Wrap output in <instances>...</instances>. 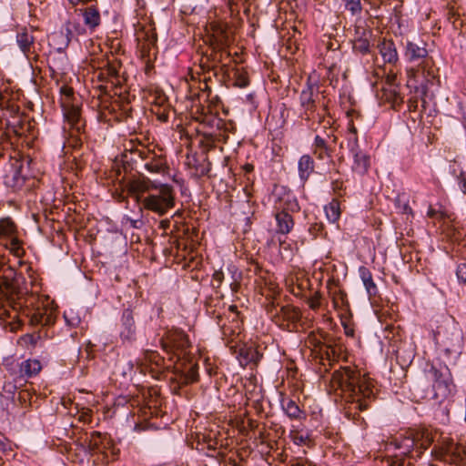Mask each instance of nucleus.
<instances>
[{
  "label": "nucleus",
  "instance_id": "1",
  "mask_svg": "<svg viewBox=\"0 0 466 466\" xmlns=\"http://www.w3.org/2000/svg\"><path fill=\"white\" fill-rule=\"evenodd\" d=\"M330 387L347 402L354 405L355 410H365L374 398L372 380L360 370L352 367H343L332 373Z\"/></svg>",
  "mask_w": 466,
  "mask_h": 466
},
{
  "label": "nucleus",
  "instance_id": "2",
  "mask_svg": "<svg viewBox=\"0 0 466 466\" xmlns=\"http://www.w3.org/2000/svg\"><path fill=\"white\" fill-rule=\"evenodd\" d=\"M160 342L167 354L172 352L177 357L169 380L177 383L178 387L197 381L198 366L188 355L187 350L190 348V342L187 335L182 330H172L168 332L165 339H161Z\"/></svg>",
  "mask_w": 466,
  "mask_h": 466
},
{
  "label": "nucleus",
  "instance_id": "3",
  "mask_svg": "<svg viewBox=\"0 0 466 466\" xmlns=\"http://www.w3.org/2000/svg\"><path fill=\"white\" fill-rule=\"evenodd\" d=\"M435 435L436 432L427 428L407 431L387 444V451H393V454L384 457L382 463L387 466H408L405 458H420L433 443Z\"/></svg>",
  "mask_w": 466,
  "mask_h": 466
},
{
  "label": "nucleus",
  "instance_id": "4",
  "mask_svg": "<svg viewBox=\"0 0 466 466\" xmlns=\"http://www.w3.org/2000/svg\"><path fill=\"white\" fill-rule=\"evenodd\" d=\"M404 56L411 64L407 69L410 80L421 85L431 83L436 77L433 58L429 55L427 44L423 40H408L405 45Z\"/></svg>",
  "mask_w": 466,
  "mask_h": 466
},
{
  "label": "nucleus",
  "instance_id": "5",
  "mask_svg": "<svg viewBox=\"0 0 466 466\" xmlns=\"http://www.w3.org/2000/svg\"><path fill=\"white\" fill-rule=\"evenodd\" d=\"M34 299V296L28 297L25 277L0 259V309H4V314L8 311L7 306L17 308Z\"/></svg>",
  "mask_w": 466,
  "mask_h": 466
},
{
  "label": "nucleus",
  "instance_id": "6",
  "mask_svg": "<svg viewBox=\"0 0 466 466\" xmlns=\"http://www.w3.org/2000/svg\"><path fill=\"white\" fill-rule=\"evenodd\" d=\"M424 376L431 384L426 390L425 398L433 401L435 405H441L452 399L456 392V386L447 366L428 364L424 370Z\"/></svg>",
  "mask_w": 466,
  "mask_h": 466
},
{
  "label": "nucleus",
  "instance_id": "7",
  "mask_svg": "<svg viewBox=\"0 0 466 466\" xmlns=\"http://www.w3.org/2000/svg\"><path fill=\"white\" fill-rule=\"evenodd\" d=\"M167 180L147 177V191L150 189L156 191L147 196V209L155 211L159 215L165 214L175 204L174 190L167 183Z\"/></svg>",
  "mask_w": 466,
  "mask_h": 466
},
{
  "label": "nucleus",
  "instance_id": "8",
  "mask_svg": "<svg viewBox=\"0 0 466 466\" xmlns=\"http://www.w3.org/2000/svg\"><path fill=\"white\" fill-rule=\"evenodd\" d=\"M34 296L35 299L33 300L27 299V302L22 305H17V308L6 307L8 311L4 314V309H0V318L8 317L12 318V312L17 313L19 310H22L23 313L29 318V321L32 325H51L56 321V309L48 307L47 305L42 304L37 305L34 308V304L37 301V297L35 294L28 291V297Z\"/></svg>",
  "mask_w": 466,
  "mask_h": 466
},
{
  "label": "nucleus",
  "instance_id": "9",
  "mask_svg": "<svg viewBox=\"0 0 466 466\" xmlns=\"http://www.w3.org/2000/svg\"><path fill=\"white\" fill-rule=\"evenodd\" d=\"M299 104L304 110L307 120L313 118V114L317 112L319 118L324 117L328 113L329 99L324 96V92L319 91L317 84L307 82L299 96Z\"/></svg>",
  "mask_w": 466,
  "mask_h": 466
},
{
  "label": "nucleus",
  "instance_id": "10",
  "mask_svg": "<svg viewBox=\"0 0 466 466\" xmlns=\"http://www.w3.org/2000/svg\"><path fill=\"white\" fill-rule=\"evenodd\" d=\"M299 205L290 194H284L275 203V220L277 234L287 235L294 228L293 213L299 212Z\"/></svg>",
  "mask_w": 466,
  "mask_h": 466
},
{
  "label": "nucleus",
  "instance_id": "11",
  "mask_svg": "<svg viewBox=\"0 0 466 466\" xmlns=\"http://www.w3.org/2000/svg\"><path fill=\"white\" fill-rule=\"evenodd\" d=\"M147 141L149 137H147ZM147 172L153 178H169V167L165 149L157 144L147 142Z\"/></svg>",
  "mask_w": 466,
  "mask_h": 466
},
{
  "label": "nucleus",
  "instance_id": "12",
  "mask_svg": "<svg viewBox=\"0 0 466 466\" xmlns=\"http://www.w3.org/2000/svg\"><path fill=\"white\" fill-rule=\"evenodd\" d=\"M147 104H150V112L157 120H167L169 105L163 90L153 86H147Z\"/></svg>",
  "mask_w": 466,
  "mask_h": 466
},
{
  "label": "nucleus",
  "instance_id": "13",
  "mask_svg": "<svg viewBox=\"0 0 466 466\" xmlns=\"http://www.w3.org/2000/svg\"><path fill=\"white\" fill-rule=\"evenodd\" d=\"M38 29L34 26H21L16 33L15 41L20 51L30 59L37 56L35 33Z\"/></svg>",
  "mask_w": 466,
  "mask_h": 466
},
{
  "label": "nucleus",
  "instance_id": "14",
  "mask_svg": "<svg viewBox=\"0 0 466 466\" xmlns=\"http://www.w3.org/2000/svg\"><path fill=\"white\" fill-rule=\"evenodd\" d=\"M9 117H11L12 120L6 118L5 128L2 127L3 119L0 118V155H2L5 146L9 144L11 133L16 137L24 135L25 121L22 115H20V111L15 116H9Z\"/></svg>",
  "mask_w": 466,
  "mask_h": 466
},
{
  "label": "nucleus",
  "instance_id": "15",
  "mask_svg": "<svg viewBox=\"0 0 466 466\" xmlns=\"http://www.w3.org/2000/svg\"><path fill=\"white\" fill-rule=\"evenodd\" d=\"M267 311L273 320L279 325H280L281 321L284 320L290 323H296L301 318L300 310L290 305L282 306L278 310L274 302H272L267 306Z\"/></svg>",
  "mask_w": 466,
  "mask_h": 466
},
{
  "label": "nucleus",
  "instance_id": "16",
  "mask_svg": "<svg viewBox=\"0 0 466 466\" xmlns=\"http://www.w3.org/2000/svg\"><path fill=\"white\" fill-rule=\"evenodd\" d=\"M438 458L450 464L455 466H463L466 461V447L462 445L451 444L438 454Z\"/></svg>",
  "mask_w": 466,
  "mask_h": 466
},
{
  "label": "nucleus",
  "instance_id": "17",
  "mask_svg": "<svg viewBox=\"0 0 466 466\" xmlns=\"http://www.w3.org/2000/svg\"><path fill=\"white\" fill-rule=\"evenodd\" d=\"M217 319L224 338L229 341L237 340L242 332V320L236 315L234 319H227L228 322L221 315H218Z\"/></svg>",
  "mask_w": 466,
  "mask_h": 466
},
{
  "label": "nucleus",
  "instance_id": "18",
  "mask_svg": "<svg viewBox=\"0 0 466 466\" xmlns=\"http://www.w3.org/2000/svg\"><path fill=\"white\" fill-rule=\"evenodd\" d=\"M186 165L191 170V176L195 178L207 176L211 170V163L207 157L199 158L196 156L187 155Z\"/></svg>",
  "mask_w": 466,
  "mask_h": 466
},
{
  "label": "nucleus",
  "instance_id": "19",
  "mask_svg": "<svg viewBox=\"0 0 466 466\" xmlns=\"http://www.w3.org/2000/svg\"><path fill=\"white\" fill-rule=\"evenodd\" d=\"M146 182L144 179H134L128 186V197L137 203L138 208L142 211L146 208Z\"/></svg>",
  "mask_w": 466,
  "mask_h": 466
},
{
  "label": "nucleus",
  "instance_id": "20",
  "mask_svg": "<svg viewBox=\"0 0 466 466\" xmlns=\"http://www.w3.org/2000/svg\"><path fill=\"white\" fill-rule=\"evenodd\" d=\"M164 358L156 351L147 350V374L155 380H161L164 376Z\"/></svg>",
  "mask_w": 466,
  "mask_h": 466
},
{
  "label": "nucleus",
  "instance_id": "21",
  "mask_svg": "<svg viewBox=\"0 0 466 466\" xmlns=\"http://www.w3.org/2000/svg\"><path fill=\"white\" fill-rule=\"evenodd\" d=\"M110 445L107 435L98 431L92 432L88 440V449L91 452H101L107 456L106 450L110 449Z\"/></svg>",
  "mask_w": 466,
  "mask_h": 466
},
{
  "label": "nucleus",
  "instance_id": "22",
  "mask_svg": "<svg viewBox=\"0 0 466 466\" xmlns=\"http://www.w3.org/2000/svg\"><path fill=\"white\" fill-rule=\"evenodd\" d=\"M64 116L70 126L77 132L84 128L85 123L81 117V109L75 103L69 104L68 106H62Z\"/></svg>",
  "mask_w": 466,
  "mask_h": 466
},
{
  "label": "nucleus",
  "instance_id": "23",
  "mask_svg": "<svg viewBox=\"0 0 466 466\" xmlns=\"http://www.w3.org/2000/svg\"><path fill=\"white\" fill-rule=\"evenodd\" d=\"M83 18L85 25L89 29L90 32L95 31L101 24V15L98 8L95 5H90L85 8L79 9Z\"/></svg>",
  "mask_w": 466,
  "mask_h": 466
},
{
  "label": "nucleus",
  "instance_id": "24",
  "mask_svg": "<svg viewBox=\"0 0 466 466\" xmlns=\"http://www.w3.org/2000/svg\"><path fill=\"white\" fill-rule=\"evenodd\" d=\"M327 288L335 309H344L349 307L346 292L340 289L333 280H329L327 282Z\"/></svg>",
  "mask_w": 466,
  "mask_h": 466
},
{
  "label": "nucleus",
  "instance_id": "25",
  "mask_svg": "<svg viewBox=\"0 0 466 466\" xmlns=\"http://www.w3.org/2000/svg\"><path fill=\"white\" fill-rule=\"evenodd\" d=\"M114 83L111 84V86H108L106 83V85H99L96 86V95L94 96V98H96V104L95 106H97L101 112L103 110L109 108V101L112 98V96L109 94V89L113 87Z\"/></svg>",
  "mask_w": 466,
  "mask_h": 466
},
{
  "label": "nucleus",
  "instance_id": "26",
  "mask_svg": "<svg viewBox=\"0 0 466 466\" xmlns=\"http://www.w3.org/2000/svg\"><path fill=\"white\" fill-rule=\"evenodd\" d=\"M442 346L447 355L460 354L463 346L462 336L459 331L451 333V337L445 338Z\"/></svg>",
  "mask_w": 466,
  "mask_h": 466
},
{
  "label": "nucleus",
  "instance_id": "27",
  "mask_svg": "<svg viewBox=\"0 0 466 466\" xmlns=\"http://www.w3.org/2000/svg\"><path fill=\"white\" fill-rule=\"evenodd\" d=\"M130 147L125 149L124 158L125 162L137 165L142 163L145 158L144 149L145 146L142 143L135 145L133 141L129 142Z\"/></svg>",
  "mask_w": 466,
  "mask_h": 466
},
{
  "label": "nucleus",
  "instance_id": "28",
  "mask_svg": "<svg viewBox=\"0 0 466 466\" xmlns=\"http://www.w3.org/2000/svg\"><path fill=\"white\" fill-rule=\"evenodd\" d=\"M0 108L5 111L4 117L8 116H15L19 112V106L12 98V93L5 88L4 91L0 90Z\"/></svg>",
  "mask_w": 466,
  "mask_h": 466
},
{
  "label": "nucleus",
  "instance_id": "29",
  "mask_svg": "<svg viewBox=\"0 0 466 466\" xmlns=\"http://www.w3.org/2000/svg\"><path fill=\"white\" fill-rule=\"evenodd\" d=\"M381 99L396 107L402 104L403 99L400 96L399 86L397 85H390L381 88Z\"/></svg>",
  "mask_w": 466,
  "mask_h": 466
},
{
  "label": "nucleus",
  "instance_id": "30",
  "mask_svg": "<svg viewBox=\"0 0 466 466\" xmlns=\"http://www.w3.org/2000/svg\"><path fill=\"white\" fill-rule=\"evenodd\" d=\"M378 48L385 63L394 64L398 61V52L392 41L383 40Z\"/></svg>",
  "mask_w": 466,
  "mask_h": 466
},
{
  "label": "nucleus",
  "instance_id": "31",
  "mask_svg": "<svg viewBox=\"0 0 466 466\" xmlns=\"http://www.w3.org/2000/svg\"><path fill=\"white\" fill-rule=\"evenodd\" d=\"M315 167L313 158L306 154L300 157L298 163L299 176L302 181H307Z\"/></svg>",
  "mask_w": 466,
  "mask_h": 466
},
{
  "label": "nucleus",
  "instance_id": "32",
  "mask_svg": "<svg viewBox=\"0 0 466 466\" xmlns=\"http://www.w3.org/2000/svg\"><path fill=\"white\" fill-rule=\"evenodd\" d=\"M282 409L287 416L292 420H305L306 414L300 410L296 401L291 399H283L281 401Z\"/></svg>",
  "mask_w": 466,
  "mask_h": 466
},
{
  "label": "nucleus",
  "instance_id": "33",
  "mask_svg": "<svg viewBox=\"0 0 466 466\" xmlns=\"http://www.w3.org/2000/svg\"><path fill=\"white\" fill-rule=\"evenodd\" d=\"M42 370V364L38 360L28 359L20 364L19 371L21 376L31 378L37 375Z\"/></svg>",
  "mask_w": 466,
  "mask_h": 466
},
{
  "label": "nucleus",
  "instance_id": "34",
  "mask_svg": "<svg viewBox=\"0 0 466 466\" xmlns=\"http://www.w3.org/2000/svg\"><path fill=\"white\" fill-rule=\"evenodd\" d=\"M331 149L328 147L326 140L320 136L317 135L313 143V154L318 159H325L331 157Z\"/></svg>",
  "mask_w": 466,
  "mask_h": 466
},
{
  "label": "nucleus",
  "instance_id": "35",
  "mask_svg": "<svg viewBox=\"0 0 466 466\" xmlns=\"http://www.w3.org/2000/svg\"><path fill=\"white\" fill-rule=\"evenodd\" d=\"M359 272L369 296H376L378 293V289L375 282L373 281L372 274L370 269L366 267H360L359 268Z\"/></svg>",
  "mask_w": 466,
  "mask_h": 466
},
{
  "label": "nucleus",
  "instance_id": "36",
  "mask_svg": "<svg viewBox=\"0 0 466 466\" xmlns=\"http://www.w3.org/2000/svg\"><path fill=\"white\" fill-rule=\"evenodd\" d=\"M224 280L227 281V284L233 292L238 290L239 284L233 275H231L230 278L226 279V275L223 270H217L214 272L212 279L214 287L219 288Z\"/></svg>",
  "mask_w": 466,
  "mask_h": 466
},
{
  "label": "nucleus",
  "instance_id": "37",
  "mask_svg": "<svg viewBox=\"0 0 466 466\" xmlns=\"http://www.w3.org/2000/svg\"><path fill=\"white\" fill-rule=\"evenodd\" d=\"M214 42L212 43V48H224L228 46L230 40L228 35L225 29L221 26H215L213 31Z\"/></svg>",
  "mask_w": 466,
  "mask_h": 466
},
{
  "label": "nucleus",
  "instance_id": "38",
  "mask_svg": "<svg viewBox=\"0 0 466 466\" xmlns=\"http://www.w3.org/2000/svg\"><path fill=\"white\" fill-rule=\"evenodd\" d=\"M214 42L212 43V48H224L228 46L230 40L228 35L225 29L221 26H215L213 31Z\"/></svg>",
  "mask_w": 466,
  "mask_h": 466
},
{
  "label": "nucleus",
  "instance_id": "39",
  "mask_svg": "<svg viewBox=\"0 0 466 466\" xmlns=\"http://www.w3.org/2000/svg\"><path fill=\"white\" fill-rule=\"evenodd\" d=\"M370 167V157L362 152L354 154L353 170L359 174H364Z\"/></svg>",
  "mask_w": 466,
  "mask_h": 466
},
{
  "label": "nucleus",
  "instance_id": "40",
  "mask_svg": "<svg viewBox=\"0 0 466 466\" xmlns=\"http://www.w3.org/2000/svg\"><path fill=\"white\" fill-rule=\"evenodd\" d=\"M17 233V228L11 218L0 219V237L11 238Z\"/></svg>",
  "mask_w": 466,
  "mask_h": 466
},
{
  "label": "nucleus",
  "instance_id": "41",
  "mask_svg": "<svg viewBox=\"0 0 466 466\" xmlns=\"http://www.w3.org/2000/svg\"><path fill=\"white\" fill-rule=\"evenodd\" d=\"M136 36L137 41V48L141 57L146 56V33L144 32V24L141 21H137L135 25Z\"/></svg>",
  "mask_w": 466,
  "mask_h": 466
},
{
  "label": "nucleus",
  "instance_id": "42",
  "mask_svg": "<svg viewBox=\"0 0 466 466\" xmlns=\"http://www.w3.org/2000/svg\"><path fill=\"white\" fill-rule=\"evenodd\" d=\"M368 35H370V33L364 32L362 36H360L353 41V50L355 52L360 53L361 55H366L370 53V46L369 38L367 36Z\"/></svg>",
  "mask_w": 466,
  "mask_h": 466
},
{
  "label": "nucleus",
  "instance_id": "43",
  "mask_svg": "<svg viewBox=\"0 0 466 466\" xmlns=\"http://www.w3.org/2000/svg\"><path fill=\"white\" fill-rule=\"evenodd\" d=\"M325 212L329 221L336 222L340 217L339 202L333 199L329 205L325 207Z\"/></svg>",
  "mask_w": 466,
  "mask_h": 466
},
{
  "label": "nucleus",
  "instance_id": "44",
  "mask_svg": "<svg viewBox=\"0 0 466 466\" xmlns=\"http://www.w3.org/2000/svg\"><path fill=\"white\" fill-rule=\"evenodd\" d=\"M61 94V106H68L69 104L74 103V89L71 86L64 85L60 88Z\"/></svg>",
  "mask_w": 466,
  "mask_h": 466
},
{
  "label": "nucleus",
  "instance_id": "45",
  "mask_svg": "<svg viewBox=\"0 0 466 466\" xmlns=\"http://www.w3.org/2000/svg\"><path fill=\"white\" fill-rule=\"evenodd\" d=\"M8 238L9 241L5 244V247L8 248L15 256L22 257L24 255V249L22 248V243L18 239L17 236L15 235Z\"/></svg>",
  "mask_w": 466,
  "mask_h": 466
},
{
  "label": "nucleus",
  "instance_id": "46",
  "mask_svg": "<svg viewBox=\"0 0 466 466\" xmlns=\"http://www.w3.org/2000/svg\"><path fill=\"white\" fill-rule=\"evenodd\" d=\"M240 355L244 356L247 359V362L257 363L260 358L258 352L253 348H248L246 350H241Z\"/></svg>",
  "mask_w": 466,
  "mask_h": 466
},
{
  "label": "nucleus",
  "instance_id": "47",
  "mask_svg": "<svg viewBox=\"0 0 466 466\" xmlns=\"http://www.w3.org/2000/svg\"><path fill=\"white\" fill-rule=\"evenodd\" d=\"M345 8L352 15H358L361 12L360 0H343Z\"/></svg>",
  "mask_w": 466,
  "mask_h": 466
},
{
  "label": "nucleus",
  "instance_id": "48",
  "mask_svg": "<svg viewBox=\"0 0 466 466\" xmlns=\"http://www.w3.org/2000/svg\"><path fill=\"white\" fill-rule=\"evenodd\" d=\"M322 295L316 291L313 296L308 299V305L312 310H317L321 306Z\"/></svg>",
  "mask_w": 466,
  "mask_h": 466
},
{
  "label": "nucleus",
  "instance_id": "49",
  "mask_svg": "<svg viewBox=\"0 0 466 466\" xmlns=\"http://www.w3.org/2000/svg\"><path fill=\"white\" fill-rule=\"evenodd\" d=\"M228 46H225L222 48H213V60L215 62H222L226 58H228L230 56V53L227 50Z\"/></svg>",
  "mask_w": 466,
  "mask_h": 466
},
{
  "label": "nucleus",
  "instance_id": "50",
  "mask_svg": "<svg viewBox=\"0 0 466 466\" xmlns=\"http://www.w3.org/2000/svg\"><path fill=\"white\" fill-rule=\"evenodd\" d=\"M159 395V389L155 386H152L150 389L147 388V408H150L149 402H154V406L156 407L158 404L157 397Z\"/></svg>",
  "mask_w": 466,
  "mask_h": 466
},
{
  "label": "nucleus",
  "instance_id": "51",
  "mask_svg": "<svg viewBox=\"0 0 466 466\" xmlns=\"http://www.w3.org/2000/svg\"><path fill=\"white\" fill-rule=\"evenodd\" d=\"M456 276L461 283L466 285V263H461L458 265Z\"/></svg>",
  "mask_w": 466,
  "mask_h": 466
},
{
  "label": "nucleus",
  "instance_id": "52",
  "mask_svg": "<svg viewBox=\"0 0 466 466\" xmlns=\"http://www.w3.org/2000/svg\"><path fill=\"white\" fill-rule=\"evenodd\" d=\"M323 231V224L315 222L310 225L309 228V232L314 237H318Z\"/></svg>",
  "mask_w": 466,
  "mask_h": 466
},
{
  "label": "nucleus",
  "instance_id": "53",
  "mask_svg": "<svg viewBox=\"0 0 466 466\" xmlns=\"http://www.w3.org/2000/svg\"><path fill=\"white\" fill-rule=\"evenodd\" d=\"M151 35L149 36L147 35V46L149 44H152L153 46L155 45L156 41H157V34L155 33V27L151 28ZM149 56H150V50L149 48L147 47V71L149 70Z\"/></svg>",
  "mask_w": 466,
  "mask_h": 466
},
{
  "label": "nucleus",
  "instance_id": "54",
  "mask_svg": "<svg viewBox=\"0 0 466 466\" xmlns=\"http://www.w3.org/2000/svg\"><path fill=\"white\" fill-rule=\"evenodd\" d=\"M396 203L398 205V207L401 209V212L404 213V214H410V215H413V212H412V208H410V206L409 205L408 202H403L401 204V201H400V198H398L396 199Z\"/></svg>",
  "mask_w": 466,
  "mask_h": 466
},
{
  "label": "nucleus",
  "instance_id": "55",
  "mask_svg": "<svg viewBox=\"0 0 466 466\" xmlns=\"http://www.w3.org/2000/svg\"><path fill=\"white\" fill-rule=\"evenodd\" d=\"M290 436L292 437V439L296 444L305 443V441L307 439V437H304L302 434H300L298 431H291Z\"/></svg>",
  "mask_w": 466,
  "mask_h": 466
},
{
  "label": "nucleus",
  "instance_id": "56",
  "mask_svg": "<svg viewBox=\"0 0 466 466\" xmlns=\"http://www.w3.org/2000/svg\"><path fill=\"white\" fill-rule=\"evenodd\" d=\"M459 186L463 192V194L466 193V174L464 172H461L460 176L458 177Z\"/></svg>",
  "mask_w": 466,
  "mask_h": 466
},
{
  "label": "nucleus",
  "instance_id": "57",
  "mask_svg": "<svg viewBox=\"0 0 466 466\" xmlns=\"http://www.w3.org/2000/svg\"><path fill=\"white\" fill-rule=\"evenodd\" d=\"M228 311L229 315L226 317V319H234V315H236L237 318H239V312L238 311L236 305H230L228 309Z\"/></svg>",
  "mask_w": 466,
  "mask_h": 466
},
{
  "label": "nucleus",
  "instance_id": "58",
  "mask_svg": "<svg viewBox=\"0 0 466 466\" xmlns=\"http://www.w3.org/2000/svg\"><path fill=\"white\" fill-rule=\"evenodd\" d=\"M137 6H138V9L137 10V15L143 20V18L146 15L145 11H144L145 2H144V0H137Z\"/></svg>",
  "mask_w": 466,
  "mask_h": 466
},
{
  "label": "nucleus",
  "instance_id": "59",
  "mask_svg": "<svg viewBox=\"0 0 466 466\" xmlns=\"http://www.w3.org/2000/svg\"><path fill=\"white\" fill-rule=\"evenodd\" d=\"M3 390L8 394H13L16 390V386L12 382H5Z\"/></svg>",
  "mask_w": 466,
  "mask_h": 466
},
{
  "label": "nucleus",
  "instance_id": "60",
  "mask_svg": "<svg viewBox=\"0 0 466 466\" xmlns=\"http://www.w3.org/2000/svg\"><path fill=\"white\" fill-rule=\"evenodd\" d=\"M396 75L395 74H388L385 80V86H389L390 85H396Z\"/></svg>",
  "mask_w": 466,
  "mask_h": 466
},
{
  "label": "nucleus",
  "instance_id": "61",
  "mask_svg": "<svg viewBox=\"0 0 466 466\" xmlns=\"http://www.w3.org/2000/svg\"><path fill=\"white\" fill-rule=\"evenodd\" d=\"M253 0H229V4L232 5H238V4H242V5H246V4H250Z\"/></svg>",
  "mask_w": 466,
  "mask_h": 466
},
{
  "label": "nucleus",
  "instance_id": "62",
  "mask_svg": "<svg viewBox=\"0 0 466 466\" xmlns=\"http://www.w3.org/2000/svg\"><path fill=\"white\" fill-rule=\"evenodd\" d=\"M23 340H25L26 343L29 342L31 344H35V338L33 335L26 334L22 338Z\"/></svg>",
  "mask_w": 466,
  "mask_h": 466
},
{
  "label": "nucleus",
  "instance_id": "63",
  "mask_svg": "<svg viewBox=\"0 0 466 466\" xmlns=\"http://www.w3.org/2000/svg\"><path fill=\"white\" fill-rule=\"evenodd\" d=\"M344 329H345V334H346L347 336L353 337V335H354V330H353V329H352V328H350V327H349V326H347V325H345V324H344Z\"/></svg>",
  "mask_w": 466,
  "mask_h": 466
},
{
  "label": "nucleus",
  "instance_id": "64",
  "mask_svg": "<svg viewBox=\"0 0 466 466\" xmlns=\"http://www.w3.org/2000/svg\"><path fill=\"white\" fill-rule=\"evenodd\" d=\"M107 74L110 76H116L117 75V71L115 67L113 66H109L107 68Z\"/></svg>",
  "mask_w": 466,
  "mask_h": 466
}]
</instances>
